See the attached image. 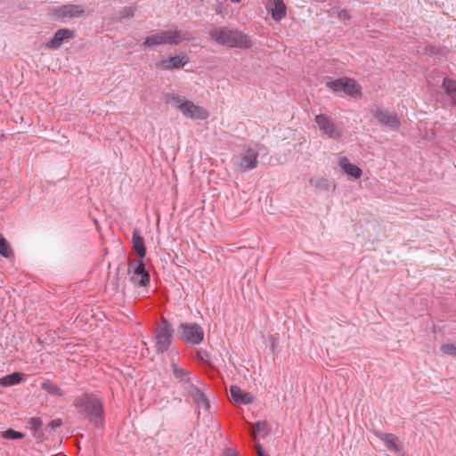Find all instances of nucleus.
Masks as SVG:
<instances>
[{"instance_id":"f257e3e1","label":"nucleus","mask_w":456,"mask_h":456,"mask_svg":"<svg viewBox=\"0 0 456 456\" xmlns=\"http://www.w3.org/2000/svg\"><path fill=\"white\" fill-rule=\"evenodd\" d=\"M208 35L216 44L230 48H249L252 46L251 40L246 34L227 26L213 27L208 29Z\"/></svg>"},{"instance_id":"f03ea898","label":"nucleus","mask_w":456,"mask_h":456,"mask_svg":"<svg viewBox=\"0 0 456 456\" xmlns=\"http://www.w3.org/2000/svg\"><path fill=\"white\" fill-rule=\"evenodd\" d=\"M77 413L86 418L95 427L103 419V403L93 394H83L75 398L73 403Z\"/></svg>"},{"instance_id":"7ed1b4c3","label":"nucleus","mask_w":456,"mask_h":456,"mask_svg":"<svg viewBox=\"0 0 456 456\" xmlns=\"http://www.w3.org/2000/svg\"><path fill=\"white\" fill-rule=\"evenodd\" d=\"M167 102L179 110L186 118L203 120L208 117V111L206 109L177 94H167Z\"/></svg>"},{"instance_id":"20e7f679","label":"nucleus","mask_w":456,"mask_h":456,"mask_svg":"<svg viewBox=\"0 0 456 456\" xmlns=\"http://www.w3.org/2000/svg\"><path fill=\"white\" fill-rule=\"evenodd\" d=\"M173 328L165 318L161 319L160 323L155 331V346L158 353H164L168 349L172 343Z\"/></svg>"},{"instance_id":"39448f33","label":"nucleus","mask_w":456,"mask_h":456,"mask_svg":"<svg viewBox=\"0 0 456 456\" xmlns=\"http://www.w3.org/2000/svg\"><path fill=\"white\" fill-rule=\"evenodd\" d=\"M179 338L190 345H199L204 339L203 329L197 323H181Z\"/></svg>"},{"instance_id":"423d86ee","label":"nucleus","mask_w":456,"mask_h":456,"mask_svg":"<svg viewBox=\"0 0 456 456\" xmlns=\"http://www.w3.org/2000/svg\"><path fill=\"white\" fill-rule=\"evenodd\" d=\"M326 86L335 93L344 92L352 97L361 95V86L352 78H338L329 81L326 83Z\"/></svg>"},{"instance_id":"0eeeda50","label":"nucleus","mask_w":456,"mask_h":456,"mask_svg":"<svg viewBox=\"0 0 456 456\" xmlns=\"http://www.w3.org/2000/svg\"><path fill=\"white\" fill-rule=\"evenodd\" d=\"M128 273L131 281L140 287H145L150 282V274L145 269L142 259L134 260L128 265Z\"/></svg>"},{"instance_id":"6e6552de","label":"nucleus","mask_w":456,"mask_h":456,"mask_svg":"<svg viewBox=\"0 0 456 456\" xmlns=\"http://www.w3.org/2000/svg\"><path fill=\"white\" fill-rule=\"evenodd\" d=\"M370 113L382 126L396 131L401 126L400 118L395 112H389L387 110L376 106L371 109Z\"/></svg>"},{"instance_id":"1a4fd4ad","label":"nucleus","mask_w":456,"mask_h":456,"mask_svg":"<svg viewBox=\"0 0 456 456\" xmlns=\"http://www.w3.org/2000/svg\"><path fill=\"white\" fill-rule=\"evenodd\" d=\"M319 129L330 138L339 139L342 136L341 130L338 127L330 117L326 114H318L314 118Z\"/></svg>"},{"instance_id":"9d476101","label":"nucleus","mask_w":456,"mask_h":456,"mask_svg":"<svg viewBox=\"0 0 456 456\" xmlns=\"http://www.w3.org/2000/svg\"><path fill=\"white\" fill-rule=\"evenodd\" d=\"M258 151L250 146L243 147V153L240 157V160L237 162V166L240 171L246 172L252 170L257 167L258 163Z\"/></svg>"},{"instance_id":"9b49d317","label":"nucleus","mask_w":456,"mask_h":456,"mask_svg":"<svg viewBox=\"0 0 456 456\" xmlns=\"http://www.w3.org/2000/svg\"><path fill=\"white\" fill-rule=\"evenodd\" d=\"M75 37L74 30L69 28H60L58 29L53 37L44 44V46L49 50L59 49L65 40L72 39Z\"/></svg>"},{"instance_id":"f8f14e48","label":"nucleus","mask_w":456,"mask_h":456,"mask_svg":"<svg viewBox=\"0 0 456 456\" xmlns=\"http://www.w3.org/2000/svg\"><path fill=\"white\" fill-rule=\"evenodd\" d=\"M189 62L187 53H182L180 55L171 56L167 59L161 60L156 66L163 70L183 68Z\"/></svg>"},{"instance_id":"ddd939ff","label":"nucleus","mask_w":456,"mask_h":456,"mask_svg":"<svg viewBox=\"0 0 456 456\" xmlns=\"http://www.w3.org/2000/svg\"><path fill=\"white\" fill-rule=\"evenodd\" d=\"M163 45H179L183 40H190V33L180 29L160 31Z\"/></svg>"},{"instance_id":"4468645a","label":"nucleus","mask_w":456,"mask_h":456,"mask_svg":"<svg viewBox=\"0 0 456 456\" xmlns=\"http://www.w3.org/2000/svg\"><path fill=\"white\" fill-rule=\"evenodd\" d=\"M84 13V7L78 4H65L54 10V14L60 18H77Z\"/></svg>"},{"instance_id":"2eb2a0df","label":"nucleus","mask_w":456,"mask_h":456,"mask_svg":"<svg viewBox=\"0 0 456 456\" xmlns=\"http://www.w3.org/2000/svg\"><path fill=\"white\" fill-rule=\"evenodd\" d=\"M265 6L274 20L280 21L285 18L287 7L282 0H268Z\"/></svg>"},{"instance_id":"dca6fc26","label":"nucleus","mask_w":456,"mask_h":456,"mask_svg":"<svg viewBox=\"0 0 456 456\" xmlns=\"http://www.w3.org/2000/svg\"><path fill=\"white\" fill-rule=\"evenodd\" d=\"M230 395L233 402L240 404H249L254 402V396L248 392H243L238 386L230 387Z\"/></svg>"},{"instance_id":"f3484780","label":"nucleus","mask_w":456,"mask_h":456,"mask_svg":"<svg viewBox=\"0 0 456 456\" xmlns=\"http://www.w3.org/2000/svg\"><path fill=\"white\" fill-rule=\"evenodd\" d=\"M374 435L385 444L390 452H399L401 451L397 444L398 438L394 434L375 431Z\"/></svg>"},{"instance_id":"a211bd4d","label":"nucleus","mask_w":456,"mask_h":456,"mask_svg":"<svg viewBox=\"0 0 456 456\" xmlns=\"http://www.w3.org/2000/svg\"><path fill=\"white\" fill-rule=\"evenodd\" d=\"M188 393L193 399L194 403L199 406L202 407L206 410L209 408V402L205 395L201 392V390L193 384H190L188 387H186Z\"/></svg>"},{"instance_id":"6ab92c4d","label":"nucleus","mask_w":456,"mask_h":456,"mask_svg":"<svg viewBox=\"0 0 456 456\" xmlns=\"http://www.w3.org/2000/svg\"><path fill=\"white\" fill-rule=\"evenodd\" d=\"M132 242L134 250L140 259H142L146 255V248L144 246V239L137 228L133 231Z\"/></svg>"},{"instance_id":"aec40b11","label":"nucleus","mask_w":456,"mask_h":456,"mask_svg":"<svg viewBox=\"0 0 456 456\" xmlns=\"http://www.w3.org/2000/svg\"><path fill=\"white\" fill-rule=\"evenodd\" d=\"M171 369H172L174 377L180 383H183V385H185L186 387H188L190 386V384H192L191 383V373H190V371H188L185 369H183V368L179 367L175 362H172Z\"/></svg>"},{"instance_id":"412c9836","label":"nucleus","mask_w":456,"mask_h":456,"mask_svg":"<svg viewBox=\"0 0 456 456\" xmlns=\"http://www.w3.org/2000/svg\"><path fill=\"white\" fill-rule=\"evenodd\" d=\"M339 166L348 175L355 179H358L362 176V169L357 166L351 164L345 157L339 159Z\"/></svg>"},{"instance_id":"4be33fe9","label":"nucleus","mask_w":456,"mask_h":456,"mask_svg":"<svg viewBox=\"0 0 456 456\" xmlns=\"http://www.w3.org/2000/svg\"><path fill=\"white\" fill-rule=\"evenodd\" d=\"M442 88L445 94L451 99L452 105L456 107V81L449 77H444L442 83Z\"/></svg>"},{"instance_id":"5701e85b","label":"nucleus","mask_w":456,"mask_h":456,"mask_svg":"<svg viewBox=\"0 0 456 456\" xmlns=\"http://www.w3.org/2000/svg\"><path fill=\"white\" fill-rule=\"evenodd\" d=\"M24 374L20 372H13L0 379V386L11 387L20 384L23 380Z\"/></svg>"},{"instance_id":"b1692460","label":"nucleus","mask_w":456,"mask_h":456,"mask_svg":"<svg viewBox=\"0 0 456 456\" xmlns=\"http://www.w3.org/2000/svg\"><path fill=\"white\" fill-rule=\"evenodd\" d=\"M270 426L266 421H257L252 427L251 436L254 439L256 438L257 434H262L263 436L270 433Z\"/></svg>"},{"instance_id":"393cba45","label":"nucleus","mask_w":456,"mask_h":456,"mask_svg":"<svg viewBox=\"0 0 456 456\" xmlns=\"http://www.w3.org/2000/svg\"><path fill=\"white\" fill-rule=\"evenodd\" d=\"M41 388L52 395L63 396L64 393L61 387L50 380H45L41 384Z\"/></svg>"},{"instance_id":"a878e982","label":"nucleus","mask_w":456,"mask_h":456,"mask_svg":"<svg viewBox=\"0 0 456 456\" xmlns=\"http://www.w3.org/2000/svg\"><path fill=\"white\" fill-rule=\"evenodd\" d=\"M30 428L34 431V436L40 438L43 436V421L40 418H31L29 420Z\"/></svg>"},{"instance_id":"bb28decb","label":"nucleus","mask_w":456,"mask_h":456,"mask_svg":"<svg viewBox=\"0 0 456 456\" xmlns=\"http://www.w3.org/2000/svg\"><path fill=\"white\" fill-rule=\"evenodd\" d=\"M0 255L5 258H9L13 256V252L10 247L8 241L0 233Z\"/></svg>"},{"instance_id":"cd10ccee","label":"nucleus","mask_w":456,"mask_h":456,"mask_svg":"<svg viewBox=\"0 0 456 456\" xmlns=\"http://www.w3.org/2000/svg\"><path fill=\"white\" fill-rule=\"evenodd\" d=\"M142 45L146 46H157L163 45L160 32L147 37Z\"/></svg>"},{"instance_id":"c85d7f7f","label":"nucleus","mask_w":456,"mask_h":456,"mask_svg":"<svg viewBox=\"0 0 456 456\" xmlns=\"http://www.w3.org/2000/svg\"><path fill=\"white\" fill-rule=\"evenodd\" d=\"M440 350L444 354L456 356V342L444 344L441 346Z\"/></svg>"},{"instance_id":"c756f323","label":"nucleus","mask_w":456,"mask_h":456,"mask_svg":"<svg viewBox=\"0 0 456 456\" xmlns=\"http://www.w3.org/2000/svg\"><path fill=\"white\" fill-rule=\"evenodd\" d=\"M134 12H135V7H132V6L125 7L120 11L119 16H120V19H130L134 15Z\"/></svg>"},{"instance_id":"7c9ffc66","label":"nucleus","mask_w":456,"mask_h":456,"mask_svg":"<svg viewBox=\"0 0 456 456\" xmlns=\"http://www.w3.org/2000/svg\"><path fill=\"white\" fill-rule=\"evenodd\" d=\"M4 436L7 439H20L24 436V435L19 431L13 430L12 428L7 429L4 432Z\"/></svg>"},{"instance_id":"2f4dec72","label":"nucleus","mask_w":456,"mask_h":456,"mask_svg":"<svg viewBox=\"0 0 456 456\" xmlns=\"http://www.w3.org/2000/svg\"><path fill=\"white\" fill-rule=\"evenodd\" d=\"M424 50H425V53L428 55L437 54L440 52L439 47H437L436 45H426Z\"/></svg>"},{"instance_id":"473e14b6","label":"nucleus","mask_w":456,"mask_h":456,"mask_svg":"<svg viewBox=\"0 0 456 456\" xmlns=\"http://www.w3.org/2000/svg\"><path fill=\"white\" fill-rule=\"evenodd\" d=\"M61 420L60 419H53L49 424L48 427L52 429H56L57 428L61 426Z\"/></svg>"},{"instance_id":"72a5a7b5","label":"nucleus","mask_w":456,"mask_h":456,"mask_svg":"<svg viewBox=\"0 0 456 456\" xmlns=\"http://www.w3.org/2000/svg\"><path fill=\"white\" fill-rule=\"evenodd\" d=\"M255 448H256V454L257 456H270L269 454H267L262 448L261 444H255Z\"/></svg>"},{"instance_id":"f704fd0d","label":"nucleus","mask_w":456,"mask_h":456,"mask_svg":"<svg viewBox=\"0 0 456 456\" xmlns=\"http://www.w3.org/2000/svg\"><path fill=\"white\" fill-rule=\"evenodd\" d=\"M338 17L340 19V20H349L350 19V15L349 13L347 12V11L346 10H340L338 13Z\"/></svg>"},{"instance_id":"c9c22d12","label":"nucleus","mask_w":456,"mask_h":456,"mask_svg":"<svg viewBox=\"0 0 456 456\" xmlns=\"http://www.w3.org/2000/svg\"><path fill=\"white\" fill-rule=\"evenodd\" d=\"M224 456H239V454L232 448H227L224 451Z\"/></svg>"},{"instance_id":"e433bc0d","label":"nucleus","mask_w":456,"mask_h":456,"mask_svg":"<svg viewBox=\"0 0 456 456\" xmlns=\"http://www.w3.org/2000/svg\"><path fill=\"white\" fill-rule=\"evenodd\" d=\"M233 3H240L241 0H231Z\"/></svg>"}]
</instances>
